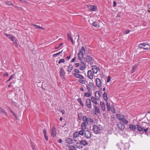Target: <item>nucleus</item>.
I'll return each mask as SVG.
<instances>
[{
    "mask_svg": "<svg viewBox=\"0 0 150 150\" xmlns=\"http://www.w3.org/2000/svg\"><path fill=\"white\" fill-rule=\"evenodd\" d=\"M136 69V67H133L132 69V72L133 73L134 72V71L135 70V69Z\"/></svg>",
    "mask_w": 150,
    "mask_h": 150,
    "instance_id": "52",
    "label": "nucleus"
},
{
    "mask_svg": "<svg viewBox=\"0 0 150 150\" xmlns=\"http://www.w3.org/2000/svg\"><path fill=\"white\" fill-rule=\"evenodd\" d=\"M0 112L3 113L7 117L8 116L7 113L4 110L0 107Z\"/></svg>",
    "mask_w": 150,
    "mask_h": 150,
    "instance_id": "27",
    "label": "nucleus"
},
{
    "mask_svg": "<svg viewBox=\"0 0 150 150\" xmlns=\"http://www.w3.org/2000/svg\"><path fill=\"white\" fill-rule=\"evenodd\" d=\"M113 7H115L117 3L116 1H114L113 2Z\"/></svg>",
    "mask_w": 150,
    "mask_h": 150,
    "instance_id": "61",
    "label": "nucleus"
},
{
    "mask_svg": "<svg viewBox=\"0 0 150 150\" xmlns=\"http://www.w3.org/2000/svg\"><path fill=\"white\" fill-rule=\"evenodd\" d=\"M85 137L87 139H90L91 136V133L88 130H86L84 134Z\"/></svg>",
    "mask_w": 150,
    "mask_h": 150,
    "instance_id": "6",
    "label": "nucleus"
},
{
    "mask_svg": "<svg viewBox=\"0 0 150 150\" xmlns=\"http://www.w3.org/2000/svg\"><path fill=\"white\" fill-rule=\"evenodd\" d=\"M96 82L97 87H100L102 85L100 80L99 78H96Z\"/></svg>",
    "mask_w": 150,
    "mask_h": 150,
    "instance_id": "12",
    "label": "nucleus"
},
{
    "mask_svg": "<svg viewBox=\"0 0 150 150\" xmlns=\"http://www.w3.org/2000/svg\"><path fill=\"white\" fill-rule=\"evenodd\" d=\"M31 26L34 29H41L43 30H45V28H42L40 26L34 24H31Z\"/></svg>",
    "mask_w": 150,
    "mask_h": 150,
    "instance_id": "20",
    "label": "nucleus"
},
{
    "mask_svg": "<svg viewBox=\"0 0 150 150\" xmlns=\"http://www.w3.org/2000/svg\"><path fill=\"white\" fill-rule=\"evenodd\" d=\"M73 75L75 77L80 79H84V77L83 76L78 74L74 73L73 74Z\"/></svg>",
    "mask_w": 150,
    "mask_h": 150,
    "instance_id": "17",
    "label": "nucleus"
},
{
    "mask_svg": "<svg viewBox=\"0 0 150 150\" xmlns=\"http://www.w3.org/2000/svg\"><path fill=\"white\" fill-rule=\"evenodd\" d=\"M65 142L69 144H72L74 143V141L71 138H66L65 140Z\"/></svg>",
    "mask_w": 150,
    "mask_h": 150,
    "instance_id": "15",
    "label": "nucleus"
},
{
    "mask_svg": "<svg viewBox=\"0 0 150 150\" xmlns=\"http://www.w3.org/2000/svg\"><path fill=\"white\" fill-rule=\"evenodd\" d=\"M118 128L120 130H123L125 128L124 125L121 122H119L117 125Z\"/></svg>",
    "mask_w": 150,
    "mask_h": 150,
    "instance_id": "11",
    "label": "nucleus"
},
{
    "mask_svg": "<svg viewBox=\"0 0 150 150\" xmlns=\"http://www.w3.org/2000/svg\"><path fill=\"white\" fill-rule=\"evenodd\" d=\"M90 10L93 11H95L97 9V7L95 6H90Z\"/></svg>",
    "mask_w": 150,
    "mask_h": 150,
    "instance_id": "37",
    "label": "nucleus"
},
{
    "mask_svg": "<svg viewBox=\"0 0 150 150\" xmlns=\"http://www.w3.org/2000/svg\"><path fill=\"white\" fill-rule=\"evenodd\" d=\"M6 4L8 6L11 5V3L10 1H7L6 2Z\"/></svg>",
    "mask_w": 150,
    "mask_h": 150,
    "instance_id": "49",
    "label": "nucleus"
},
{
    "mask_svg": "<svg viewBox=\"0 0 150 150\" xmlns=\"http://www.w3.org/2000/svg\"><path fill=\"white\" fill-rule=\"evenodd\" d=\"M80 142V143H81L82 146H84L88 145L87 141L85 140H81Z\"/></svg>",
    "mask_w": 150,
    "mask_h": 150,
    "instance_id": "21",
    "label": "nucleus"
},
{
    "mask_svg": "<svg viewBox=\"0 0 150 150\" xmlns=\"http://www.w3.org/2000/svg\"><path fill=\"white\" fill-rule=\"evenodd\" d=\"M67 146L70 150H76V148L74 146L69 145Z\"/></svg>",
    "mask_w": 150,
    "mask_h": 150,
    "instance_id": "33",
    "label": "nucleus"
},
{
    "mask_svg": "<svg viewBox=\"0 0 150 150\" xmlns=\"http://www.w3.org/2000/svg\"><path fill=\"white\" fill-rule=\"evenodd\" d=\"M57 134V130L56 127L53 126L51 130V135L53 137H56Z\"/></svg>",
    "mask_w": 150,
    "mask_h": 150,
    "instance_id": "5",
    "label": "nucleus"
},
{
    "mask_svg": "<svg viewBox=\"0 0 150 150\" xmlns=\"http://www.w3.org/2000/svg\"><path fill=\"white\" fill-rule=\"evenodd\" d=\"M67 38L69 40H70L71 41L72 44L74 45V42L72 37H71V35L69 33H67Z\"/></svg>",
    "mask_w": 150,
    "mask_h": 150,
    "instance_id": "26",
    "label": "nucleus"
},
{
    "mask_svg": "<svg viewBox=\"0 0 150 150\" xmlns=\"http://www.w3.org/2000/svg\"><path fill=\"white\" fill-rule=\"evenodd\" d=\"M79 135L78 132V131H76L75 132L73 135V136L74 138H76L79 137Z\"/></svg>",
    "mask_w": 150,
    "mask_h": 150,
    "instance_id": "29",
    "label": "nucleus"
},
{
    "mask_svg": "<svg viewBox=\"0 0 150 150\" xmlns=\"http://www.w3.org/2000/svg\"><path fill=\"white\" fill-rule=\"evenodd\" d=\"M82 120L83 122V123H84L88 125V117H86L85 116H84L83 117Z\"/></svg>",
    "mask_w": 150,
    "mask_h": 150,
    "instance_id": "19",
    "label": "nucleus"
},
{
    "mask_svg": "<svg viewBox=\"0 0 150 150\" xmlns=\"http://www.w3.org/2000/svg\"><path fill=\"white\" fill-rule=\"evenodd\" d=\"M91 99L92 101V102L94 103L96 105H97L98 104L97 101L96 100V98H95L93 96H92L91 97Z\"/></svg>",
    "mask_w": 150,
    "mask_h": 150,
    "instance_id": "34",
    "label": "nucleus"
},
{
    "mask_svg": "<svg viewBox=\"0 0 150 150\" xmlns=\"http://www.w3.org/2000/svg\"><path fill=\"white\" fill-rule=\"evenodd\" d=\"M110 79H111V78H110V76H108L107 77V82H109L110 81Z\"/></svg>",
    "mask_w": 150,
    "mask_h": 150,
    "instance_id": "51",
    "label": "nucleus"
},
{
    "mask_svg": "<svg viewBox=\"0 0 150 150\" xmlns=\"http://www.w3.org/2000/svg\"><path fill=\"white\" fill-rule=\"evenodd\" d=\"M91 101V100L89 99H87L86 101V105L88 108L89 109L91 108H92Z\"/></svg>",
    "mask_w": 150,
    "mask_h": 150,
    "instance_id": "9",
    "label": "nucleus"
},
{
    "mask_svg": "<svg viewBox=\"0 0 150 150\" xmlns=\"http://www.w3.org/2000/svg\"><path fill=\"white\" fill-rule=\"evenodd\" d=\"M145 127L144 126H143V127H142L138 125L137 126V129L139 131L142 132L143 131V128H145Z\"/></svg>",
    "mask_w": 150,
    "mask_h": 150,
    "instance_id": "30",
    "label": "nucleus"
},
{
    "mask_svg": "<svg viewBox=\"0 0 150 150\" xmlns=\"http://www.w3.org/2000/svg\"><path fill=\"white\" fill-rule=\"evenodd\" d=\"M63 51V50H62L61 51L59 52L54 54L53 55V57H57V56L58 55H59L60 54H61Z\"/></svg>",
    "mask_w": 150,
    "mask_h": 150,
    "instance_id": "40",
    "label": "nucleus"
},
{
    "mask_svg": "<svg viewBox=\"0 0 150 150\" xmlns=\"http://www.w3.org/2000/svg\"><path fill=\"white\" fill-rule=\"evenodd\" d=\"M93 112L95 115L97 114V113L98 114H100V109L97 106H94Z\"/></svg>",
    "mask_w": 150,
    "mask_h": 150,
    "instance_id": "10",
    "label": "nucleus"
},
{
    "mask_svg": "<svg viewBox=\"0 0 150 150\" xmlns=\"http://www.w3.org/2000/svg\"><path fill=\"white\" fill-rule=\"evenodd\" d=\"M85 130H83L81 129V130L78 132L79 135H81V136H83L84 134Z\"/></svg>",
    "mask_w": 150,
    "mask_h": 150,
    "instance_id": "39",
    "label": "nucleus"
},
{
    "mask_svg": "<svg viewBox=\"0 0 150 150\" xmlns=\"http://www.w3.org/2000/svg\"><path fill=\"white\" fill-rule=\"evenodd\" d=\"M65 74L64 71L63 69V68H62L60 69V74L61 76H64Z\"/></svg>",
    "mask_w": 150,
    "mask_h": 150,
    "instance_id": "25",
    "label": "nucleus"
},
{
    "mask_svg": "<svg viewBox=\"0 0 150 150\" xmlns=\"http://www.w3.org/2000/svg\"><path fill=\"white\" fill-rule=\"evenodd\" d=\"M85 54L80 52L78 54V58L79 60L81 61H82V58H84V54Z\"/></svg>",
    "mask_w": 150,
    "mask_h": 150,
    "instance_id": "14",
    "label": "nucleus"
},
{
    "mask_svg": "<svg viewBox=\"0 0 150 150\" xmlns=\"http://www.w3.org/2000/svg\"><path fill=\"white\" fill-rule=\"evenodd\" d=\"M77 100L81 106H82V107L84 105L82 103L81 100V99L80 98H78L77 99Z\"/></svg>",
    "mask_w": 150,
    "mask_h": 150,
    "instance_id": "41",
    "label": "nucleus"
},
{
    "mask_svg": "<svg viewBox=\"0 0 150 150\" xmlns=\"http://www.w3.org/2000/svg\"><path fill=\"white\" fill-rule=\"evenodd\" d=\"M43 133H44V134H47V130L45 129H44L43 130Z\"/></svg>",
    "mask_w": 150,
    "mask_h": 150,
    "instance_id": "54",
    "label": "nucleus"
},
{
    "mask_svg": "<svg viewBox=\"0 0 150 150\" xmlns=\"http://www.w3.org/2000/svg\"><path fill=\"white\" fill-rule=\"evenodd\" d=\"M92 70L93 73L97 74L98 71H99V67H98L96 65H93L92 66Z\"/></svg>",
    "mask_w": 150,
    "mask_h": 150,
    "instance_id": "8",
    "label": "nucleus"
},
{
    "mask_svg": "<svg viewBox=\"0 0 150 150\" xmlns=\"http://www.w3.org/2000/svg\"><path fill=\"white\" fill-rule=\"evenodd\" d=\"M75 66L76 67H78L79 66V63H76L75 64Z\"/></svg>",
    "mask_w": 150,
    "mask_h": 150,
    "instance_id": "62",
    "label": "nucleus"
},
{
    "mask_svg": "<svg viewBox=\"0 0 150 150\" xmlns=\"http://www.w3.org/2000/svg\"><path fill=\"white\" fill-rule=\"evenodd\" d=\"M63 141L62 139H59L58 140V142L59 143L62 144L63 143Z\"/></svg>",
    "mask_w": 150,
    "mask_h": 150,
    "instance_id": "55",
    "label": "nucleus"
},
{
    "mask_svg": "<svg viewBox=\"0 0 150 150\" xmlns=\"http://www.w3.org/2000/svg\"><path fill=\"white\" fill-rule=\"evenodd\" d=\"M111 110L112 112L113 113H115V108L113 106H112L111 108Z\"/></svg>",
    "mask_w": 150,
    "mask_h": 150,
    "instance_id": "45",
    "label": "nucleus"
},
{
    "mask_svg": "<svg viewBox=\"0 0 150 150\" xmlns=\"http://www.w3.org/2000/svg\"><path fill=\"white\" fill-rule=\"evenodd\" d=\"M103 98L104 100L106 102H107L108 101V97L107 93L106 92H104L103 94Z\"/></svg>",
    "mask_w": 150,
    "mask_h": 150,
    "instance_id": "35",
    "label": "nucleus"
},
{
    "mask_svg": "<svg viewBox=\"0 0 150 150\" xmlns=\"http://www.w3.org/2000/svg\"><path fill=\"white\" fill-rule=\"evenodd\" d=\"M78 81H79V82L80 83H83V84L85 83V81L84 80H83L81 79H79L78 80Z\"/></svg>",
    "mask_w": 150,
    "mask_h": 150,
    "instance_id": "47",
    "label": "nucleus"
},
{
    "mask_svg": "<svg viewBox=\"0 0 150 150\" xmlns=\"http://www.w3.org/2000/svg\"><path fill=\"white\" fill-rule=\"evenodd\" d=\"M130 32V31L129 30H127L125 31V33L126 34H129Z\"/></svg>",
    "mask_w": 150,
    "mask_h": 150,
    "instance_id": "63",
    "label": "nucleus"
},
{
    "mask_svg": "<svg viewBox=\"0 0 150 150\" xmlns=\"http://www.w3.org/2000/svg\"><path fill=\"white\" fill-rule=\"evenodd\" d=\"M14 75V74H13V75L11 76V77H10V78L8 79V80L6 81V82H8V81H10L13 78V77Z\"/></svg>",
    "mask_w": 150,
    "mask_h": 150,
    "instance_id": "48",
    "label": "nucleus"
},
{
    "mask_svg": "<svg viewBox=\"0 0 150 150\" xmlns=\"http://www.w3.org/2000/svg\"><path fill=\"white\" fill-rule=\"evenodd\" d=\"M81 113H79V119H80L81 118Z\"/></svg>",
    "mask_w": 150,
    "mask_h": 150,
    "instance_id": "57",
    "label": "nucleus"
},
{
    "mask_svg": "<svg viewBox=\"0 0 150 150\" xmlns=\"http://www.w3.org/2000/svg\"><path fill=\"white\" fill-rule=\"evenodd\" d=\"M73 68L72 65L71 64H70L68 66V71L69 72H70L72 71Z\"/></svg>",
    "mask_w": 150,
    "mask_h": 150,
    "instance_id": "38",
    "label": "nucleus"
},
{
    "mask_svg": "<svg viewBox=\"0 0 150 150\" xmlns=\"http://www.w3.org/2000/svg\"><path fill=\"white\" fill-rule=\"evenodd\" d=\"M44 137L45 139L47 141H48V138L47 136V134H44Z\"/></svg>",
    "mask_w": 150,
    "mask_h": 150,
    "instance_id": "50",
    "label": "nucleus"
},
{
    "mask_svg": "<svg viewBox=\"0 0 150 150\" xmlns=\"http://www.w3.org/2000/svg\"><path fill=\"white\" fill-rule=\"evenodd\" d=\"M139 47L143 48L144 49L148 50L150 49V46L145 43L140 44L139 45Z\"/></svg>",
    "mask_w": 150,
    "mask_h": 150,
    "instance_id": "3",
    "label": "nucleus"
},
{
    "mask_svg": "<svg viewBox=\"0 0 150 150\" xmlns=\"http://www.w3.org/2000/svg\"><path fill=\"white\" fill-rule=\"evenodd\" d=\"M88 125L82 123L81 124V129L85 130L86 129V126Z\"/></svg>",
    "mask_w": 150,
    "mask_h": 150,
    "instance_id": "31",
    "label": "nucleus"
},
{
    "mask_svg": "<svg viewBox=\"0 0 150 150\" xmlns=\"http://www.w3.org/2000/svg\"><path fill=\"white\" fill-rule=\"evenodd\" d=\"M103 129V127L100 125H99L98 126L94 125L93 126V130L96 134H98L100 131Z\"/></svg>",
    "mask_w": 150,
    "mask_h": 150,
    "instance_id": "1",
    "label": "nucleus"
},
{
    "mask_svg": "<svg viewBox=\"0 0 150 150\" xmlns=\"http://www.w3.org/2000/svg\"><path fill=\"white\" fill-rule=\"evenodd\" d=\"M31 146L32 149L33 150H36V149L35 146L33 144H31Z\"/></svg>",
    "mask_w": 150,
    "mask_h": 150,
    "instance_id": "58",
    "label": "nucleus"
},
{
    "mask_svg": "<svg viewBox=\"0 0 150 150\" xmlns=\"http://www.w3.org/2000/svg\"><path fill=\"white\" fill-rule=\"evenodd\" d=\"M80 52L84 53L85 52V49L83 46H82L81 49L80 50Z\"/></svg>",
    "mask_w": 150,
    "mask_h": 150,
    "instance_id": "43",
    "label": "nucleus"
},
{
    "mask_svg": "<svg viewBox=\"0 0 150 150\" xmlns=\"http://www.w3.org/2000/svg\"><path fill=\"white\" fill-rule=\"evenodd\" d=\"M6 35L7 36V37L8 38L10 39L12 41L14 42L15 39L13 36V35L11 34H6Z\"/></svg>",
    "mask_w": 150,
    "mask_h": 150,
    "instance_id": "22",
    "label": "nucleus"
},
{
    "mask_svg": "<svg viewBox=\"0 0 150 150\" xmlns=\"http://www.w3.org/2000/svg\"><path fill=\"white\" fill-rule=\"evenodd\" d=\"M91 95V94L89 93H85L84 96L87 97H89Z\"/></svg>",
    "mask_w": 150,
    "mask_h": 150,
    "instance_id": "44",
    "label": "nucleus"
},
{
    "mask_svg": "<svg viewBox=\"0 0 150 150\" xmlns=\"http://www.w3.org/2000/svg\"><path fill=\"white\" fill-rule=\"evenodd\" d=\"M117 118L120 121V122H122L125 124H127L128 123V121L125 118L124 115L121 114H117Z\"/></svg>",
    "mask_w": 150,
    "mask_h": 150,
    "instance_id": "2",
    "label": "nucleus"
},
{
    "mask_svg": "<svg viewBox=\"0 0 150 150\" xmlns=\"http://www.w3.org/2000/svg\"><path fill=\"white\" fill-rule=\"evenodd\" d=\"M65 62V59H60L59 60L58 63L60 64L61 63H64Z\"/></svg>",
    "mask_w": 150,
    "mask_h": 150,
    "instance_id": "46",
    "label": "nucleus"
},
{
    "mask_svg": "<svg viewBox=\"0 0 150 150\" xmlns=\"http://www.w3.org/2000/svg\"><path fill=\"white\" fill-rule=\"evenodd\" d=\"M76 147L78 149H82L83 146H82L81 143H80V142H77L75 144Z\"/></svg>",
    "mask_w": 150,
    "mask_h": 150,
    "instance_id": "23",
    "label": "nucleus"
},
{
    "mask_svg": "<svg viewBox=\"0 0 150 150\" xmlns=\"http://www.w3.org/2000/svg\"><path fill=\"white\" fill-rule=\"evenodd\" d=\"M89 83V85H90L91 86L93 84V82H90Z\"/></svg>",
    "mask_w": 150,
    "mask_h": 150,
    "instance_id": "64",
    "label": "nucleus"
},
{
    "mask_svg": "<svg viewBox=\"0 0 150 150\" xmlns=\"http://www.w3.org/2000/svg\"><path fill=\"white\" fill-rule=\"evenodd\" d=\"M13 42L14 43L16 47H18V44H17V42H16V40H15V41H14V42Z\"/></svg>",
    "mask_w": 150,
    "mask_h": 150,
    "instance_id": "60",
    "label": "nucleus"
},
{
    "mask_svg": "<svg viewBox=\"0 0 150 150\" xmlns=\"http://www.w3.org/2000/svg\"><path fill=\"white\" fill-rule=\"evenodd\" d=\"M100 93L98 91H96L95 93V95L96 100H98L100 98Z\"/></svg>",
    "mask_w": 150,
    "mask_h": 150,
    "instance_id": "16",
    "label": "nucleus"
},
{
    "mask_svg": "<svg viewBox=\"0 0 150 150\" xmlns=\"http://www.w3.org/2000/svg\"><path fill=\"white\" fill-rule=\"evenodd\" d=\"M88 122H89L91 124H93L94 123V122L93 120L90 117H88Z\"/></svg>",
    "mask_w": 150,
    "mask_h": 150,
    "instance_id": "42",
    "label": "nucleus"
},
{
    "mask_svg": "<svg viewBox=\"0 0 150 150\" xmlns=\"http://www.w3.org/2000/svg\"><path fill=\"white\" fill-rule=\"evenodd\" d=\"M86 88L88 90V91L89 92H90V91L91 90L90 88L88 87V86L87 85L86 86Z\"/></svg>",
    "mask_w": 150,
    "mask_h": 150,
    "instance_id": "59",
    "label": "nucleus"
},
{
    "mask_svg": "<svg viewBox=\"0 0 150 150\" xmlns=\"http://www.w3.org/2000/svg\"><path fill=\"white\" fill-rule=\"evenodd\" d=\"M75 72L76 73H80V72L79 71V70L78 69H76L75 70Z\"/></svg>",
    "mask_w": 150,
    "mask_h": 150,
    "instance_id": "53",
    "label": "nucleus"
},
{
    "mask_svg": "<svg viewBox=\"0 0 150 150\" xmlns=\"http://www.w3.org/2000/svg\"><path fill=\"white\" fill-rule=\"evenodd\" d=\"M86 62H88L89 64L92 65L93 64L94 60V59L90 56L87 55L86 57Z\"/></svg>",
    "mask_w": 150,
    "mask_h": 150,
    "instance_id": "4",
    "label": "nucleus"
},
{
    "mask_svg": "<svg viewBox=\"0 0 150 150\" xmlns=\"http://www.w3.org/2000/svg\"><path fill=\"white\" fill-rule=\"evenodd\" d=\"M76 59V57H75L73 58L71 60V62H74Z\"/></svg>",
    "mask_w": 150,
    "mask_h": 150,
    "instance_id": "56",
    "label": "nucleus"
},
{
    "mask_svg": "<svg viewBox=\"0 0 150 150\" xmlns=\"http://www.w3.org/2000/svg\"><path fill=\"white\" fill-rule=\"evenodd\" d=\"M92 25L93 26L95 27L98 28L100 26L98 23L96 22H94L93 23Z\"/></svg>",
    "mask_w": 150,
    "mask_h": 150,
    "instance_id": "36",
    "label": "nucleus"
},
{
    "mask_svg": "<svg viewBox=\"0 0 150 150\" xmlns=\"http://www.w3.org/2000/svg\"><path fill=\"white\" fill-rule=\"evenodd\" d=\"M88 77L91 79H92L93 78V74L91 70H88L87 72Z\"/></svg>",
    "mask_w": 150,
    "mask_h": 150,
    "instance_id": "13",
    "label": "nucleus"
},
{
    "mask_svg": "<svg viewBox=\"0 0 150 150\" xmlns=\"http://www.w3.org/2000/svg\"><path fill=\"white\" fill-rule=\"evenodd\" d=\"M143 125H145L146 127L145 128H143V130L145 132H147L149 127H150V125L147 124L146 122H144L143 123Z\"/></svg>",
    "mask_w": 150,
    "mask_h": 150,
    "instance_id": "7",
    "label": "nucleus"
},
{
    "mask_svg": "<svg viewBox=\"0 0 150 150\" xmlns=\"http://www.w3.org/2000/svg\"><path fill=\"white\" fill-rule=\"evenodd\" d=\"M86 67V65L84 62H83L81 61V63L80 64V69L81 70H84Z\"/></svg>",
    "mask_w": 150,
    "mask_h": 150,
    "instance_id": "18",
    "label": "nucleus"
},
{
    "mask_svg": "<svg viewBox=\"0 0 150 150\" xmlns=\"http://www.w3.org/2000/svg\"><path fill=\"white\" fill-rule=\"evenodd\" d=\"M100 105L103 111H105V104H104V102L102 101H101L100 102Z\"/></svg>",
    "mask_w": 150,
    "mask_h": 150,
    "instance_id": "28",
    "label": "nucleus"
},
{
    "mask_svg": "<svg viewBox=\"0 0 150 150\" xmlns=\"http://www.w3.org/2000/svg\"><path fill=\"white\" fill-rule=\"evenodd\" d=\"M106 102L107 106V110L108 111H110L111 110V107L110 103H109L108 102Z\"/></svg>",
    "mask_w": 150,
    "mask_h": 150,
    "instance_id": "32",
    "label": "nucleus"
},
{
    "mask_svg": "<svg viewBox=\"0 0 150 150\" xmlns=\"http://www.w3.org/2000/svg\"><path fill=\"white\" fill-rule=\"evenodd\" d=\"M129 128L131 130L134 131L136 130V126L134 125H130L129 126Z\"/></svg>",
    "mask_w": 150,
    "mask_h": 150,
    "instance_id": "24",
    "label": "nucleus"
}]
</instances>
